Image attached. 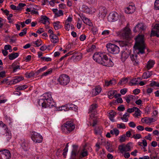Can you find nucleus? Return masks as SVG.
Masks as SVG:
<instances>
[{"instance_id":"25","label":"nucleus","mask_w":159,"mask_h":159,"mask_svg":"<svg viewBox=\"0 0 159 159\" xmlns=\"http://www.w3.org/2000/svg\"><path fill=\"white\" fill-rule=\"evenodd\" d=\"M155 63V61L153 60H149L147 64L146 68L148 70H149L153 67Z\"/></svg>"},{"instance_id":"55","label":"nucleus","mask_w":159,"mask_h":159,"mask_svg":"<svg viewBox=\"0 0 159 159\" xmlns=\"http://www.w3.org/2000/svg\"><path fill=\"white\" fill-rule=\"evenodd\" d=\"M126 115H123V117H121V119L123 120L125 122H127L128 120V118L127 117Z\"/></svg>"},{"instance_id":"21","label":"nucleus","mask_w":159,"mask_h":159,"mask_svg":"<svg viewBox=\"0 0 159 159\" xmlns=\"http://www.w3.org/2000/svg\"><path fill=\"white\" fill-rule=\"evenodd\" d=\"M81 18L82 19L83 22L86 25L90 26H91L93 25V24L88 18L83 16H81Z\"/></svg>"},{"instance_id":"56","label":"nucleus","mask_w":159,"mask_h":159,"mask_svg":"<svg viewBox=\"0 0 159 159\" xmlns=\"http://www.w3.org/2000/svg\"><path fill=\"white\" fill-rule=\"evenodd\" d=\"M70 25L69 23H65V28L66 30L69 31L70 29Z\"/></svg>"},{"instance_id":"62","label":"nucleus","mask_w":159,"mask_h":159,"mask_svg":"<svg viewBox=\"0 0 159 159\" xmlns=\"http://www.w3.org/2000/svg\"><path fill=\"white\" fill-rule=\"evenodd\" d=\"M129 125L130 127L134 128L136 126V125L134 122H130L129 123Z\"/></svg>"},{"instance_id":"13","label":"nucleus","mask_w":159,"mask_h":159,"mask_svg":"<svg viewBox=\"0 0 159 159\" xmlns=\"http://www.w3.org/2000/svg\"><path fill=\"white\" fill-rule=\"evenodd\" d=\"M146 29L145 25L142 23H138L134 28L133 31L135 33L137 32H142Z\"/></svg>"},{"instance_id":"7","label":"nucleus","mask_w":159,"mask_h":159,"mask_svg":"<svg viewBox=\"0 0 159 159\" xmlns=\"http://www.w3.org/2000/svg\"><path fill=\"white\" fill-rule=\"evenodd\" d=\"M58 81L60 84L63 86L66 85L69 83L70 78L68 75L63 74L60 75Z\"/></svg>"},{"instance_id":"42","label":"nucleus","mask_w":159,"mask_h":159,"mask_svg":"<svg viewBox=\"0 0 159 159\" xmlns=\"http://www.w3.org/2000/svg\"><path fill=\"white\" fill-rule=\"evenodd\" d=\"M159 0H156L154 3V8L155 10L159 9Z\"/></svg>"},{"instance_id":"32","label":"nucleus","mask_w":159,"mask_h":159,"mask_svg":"<svg viewBox=\"0 0 159 159\" xmlns=\"http://www.w3.org/2000/svg\"><path fill=\"white\" fill-rule=\"evenodd\" d=\"M109 118L110 120L112 122H114L115 120L113 118L116 115V113L113 111L112 110L109 113Z\"/></svg>"},{"instance_id":"51","label":"nucleus","mask_w":159,"mask_h":159,"mask_svg":"<svg viewBox=\"0 0 159 159\" xmlns=\"http://www.w3.org/2000/svg\"><path fill=\"white\" fill-rule=\"evenodd\" d=\"M41 59L43 61H52V59L49 57H41Z\"/></svg>"},{"instance_id":"36","label":"nucleus","mask_w":159,"mask_h":159,"mask_svg":"<svg viewBox=\"0 0 159 159\" xmlns=\"http://www.w3.org/2000/svg\"><path fill=\"white\" fill-rule=\"evenodd\" d=\"M6 133H5V139L6 142H8L11 138V134L6 130Z\"/></svg>"},{"instance_id":"44","label":"nucleus","mask_w":159,"mask_h":159,"mask_svg":"<svg viewBox=\"0 0 159 159\" xmlns=\"http://www.w3.org/2000/svg\"><path fill=\"white\" fill-rule=\"evenodd\" d=\"M47 69V66H44L42 68L40 69L39 70H38L36 73L37 74V75H38L39 73Z\"/></svg>"},{"instance_id":"18","label":"nucleus","mask_w":159,"mask_h":159,"mask_svg":"<svg viewBox=\"0 0 159 159\" xmlns=\"http://www.w3.org/2000/svg\"><path fill=\"white\" fill-rule=\"evenodd\" d=\"M137 56L136 55H135L132 54L130 55V58L131 61L133 62L134 65L137 66L139 65V61L137 58Z\"/></svg>"},{"instance_id":"29","label":"nucleus","mask_w":159,"mask_h":159,"mask_svg":"<svg viewBox=\"0 0 159 159\" xmlns=\"http://www.w3.org/2000/svg\"><path fill=\"white\" fill-rule=\"evenodd\" d=\"M19 54L18 53H15V52H13L12 53L10 54L9 56V58L10 60H13L19 56Z\"/></svg>"},{"instance_id":"30","label":"nucleus","mask_w":159,"mask_h":159,"mask_svg":"<svg viewBox=\"0 0 159 159\" xmlns=\"http://www.w3.org/2000/svg\"><path fill=\"white\" fill-rule=\"evenodd\" d=\"M152 73L151 72L147 71L144 72L142 78L143 79H146L149 78L152 75Z\"/></svg>"},{"instance_id":"2","label":"nucleus","mask_w":159,"mask_h":159,"mask_svg":"<svg viewBox=\"0 0 159 159\" xmlns=\"http://www.w3.org/2000/svg\"><path fill=\"white\" fill-rule=\"evenodd\" d=\"M144 35H139L135 39V43L134 47L138 50L137 53L142 54L145 53L146 46L144 40Z\"/></svg>"},{"instance_id":"26","label":"nucleus","mask_w":159,"mask_h":159,"mask_svg":"<svg viewBox=\"0 0 159 159\" xmlns=\"http://www.w3.org/2000/svg\"><path fill=\"white\" fill-rule=\"evenodd\" d=\"M101 91V89L100 86H96L94 90H93L92 92V94L94 96H96Z\"/></svg>"},{"instance_id":"33","label":"nucleus","mask_w":159,"mask_h":159,"mask_svg":"<svg viewBox=\"0 0 159 159\" xmlns=\"http://www.w3.org/2000/svg\"><path fill=\"white\" fill-rule=\"evenodd\" d=\"M106 145V148L109 152H111L113 151V150L112 148L111 144L109 142H107Z\"/></svg>"},{"instance_id":"48","label":"nucleus","mask_w":159,"mask_h":159,"mask_svg":"<svg viewBox=\"0 0 159 159\" xmlns=\"http://www.w3.org/2000/svg\"><path fill=\"white\" fill-rule=\"evenodd\" d=\"M150 86L151 87H152L153 86H155L156 87H159V83L155 81L152 82L150 84Z\"/></svg>"},{"instance_id":"34","label":"nucleus","mask_w":159,"mask_h":159,"mask_svg":"<svg viewBox=\"0 0 159 159\" xmlns=\"http://www.w3.org/2000/svg\"><path fill=\"white\" fill-rule=\"evenodd\" d=\"M128 82V79L127 78H122L118 83L119 85H123L125 84Z\"/></svg>"},{"instance_id":"1","label":"nucleus","mask_w":159,"mask_h":159,"mask_svg":"<svg viewBox=\"0 0 159 159\" xmlns=\"http://www.w3.org/2000/svg\"><path fill=\"white\" fill-rule=\"evenodd\" d=\"M93 60L99 64L107 67H112L114 64L110 59H108L106 54L101 52L95 53L93 57Z\"/></svg>"},{"instance_id":"53","label":"nucleus","mask_w":159,"mask_h":159,"mask_svg":"<svg viewBox=\"0 0 159 159\" xmlns=\"http://www.w3.org/2000/svg\"><path fill=\"white\" fill-rule=\"evenodd\" d=\"M117 127L119 128L125 129V124L123 123H121L120 124H118L117 125Z\"/></svg>"},{"instance_id":"5","label":"nucleus","mask_w":159,"mask_h":159,"mask_svg":"<svg viewBox=\"0 0 159 159\" xmlns=\"http://www.w3.org/2000/svg\"><path fill=\"white\" fill-rule=\"evenodd\" d=\"M129 25V24H128L127 26L125 27L123 30L116 32V33L117 36L126 39H129L131 30L127 27Z\"/></svg>"},{"instance_id":"35","label":"nucleus","mask_w":159,"mask_h":159,"mask_svg":"<svg viewBox=\"0 0 159 159\" xmlns=\"http://www.w3.org/2000/svg\"><path fill=\"white\" fill-rule=\"evenodd\" d=\"M79 153V151L75 149H73L71 152V159H76V156Z\"/></svg>"},{"instance_id":"17","label":"nucleus","mask_w":159,"mask_h":159,"mask_svg":"<svg viewBox=\"0 0 159 159\" xmlns=\"http://www.w3.org/2000/svg\"><path fill=\"white\" fill-rule=\"evenodd\" d=\"M135 10V7L134 5H129L125 9V12L128 14L133 13Z\"/></svg>"},{"instance_id":"57","label":"nucleus","mask_w":159,"mask_h":159,"mask_svg":"<svg viewBox=\"0 0 159 159\" xmlns=\"http://www.w3.org/2000/svg\"><path fill=\"white\" fill-rule=\"evenodd\" d=\"M110 32V31L108 30H105L102 32V34L105 36L109 34Z\"/></svg>"},{"instance_id":"19","label":"nucleus","mask_w":159,"mask_h":159,"mask_svg":"<svg viewBox=\"0 0 159 159\" xmlns=\"http://www.w3.org/2000/svg\"><path fill=\"white\" fill-rule=\"evenodd\" d=\"M24 78L22 76H16L14 79L10 81V83L12 84H15L23 80Z\"/></svg>"},{"instance_id":"59","label":"nucleus","mask_w":159,"mask_h":159,"mask_svg":"<svg viewBox=\"0 0 159 159\" xmlns=\"http://www.w3.org/2000/svg\"><path fill=\"white\" fill-rule=\"evenodd\" d=\"M120 46L122 47L126 46L127 45V44L124 42V41H120L119 42Z\"/></svg>"},{"instance_id":"27","label":"nucleus","mask_w":159,"mask_h":159,"mask_svg":"<svg viewBox=\"0 0 159 159\" xmlns=\"http://www.w3.org/2000/svg\"><path fill=\"white\" fill-rule=\"evenodd\" d=\"M129 56V53L125 51L122 52L121 53V59L123 61H125Z\"/></svg>"},{"instance_id":"23","label":"nucleus","mask_w":159,"mask_h":159,"mask_svg":"<svg viewBox=\"0 0 159 159\" xmlns=\"http://www.w3.org/2000/svg\"><path fill=\"white\" fill-rule=\"evenodd\" d=\"M19 143L23 148H25L27 146V144L26 143V140L23 138L19 139Z\"/></svg>"},{"instance_id":"31","label":"nucleus","mask_w":159,"mask_h":159,"mask_svg":"<svg viewBox=\"0 0 159 159\" xmlns=\"http://www.w3.org/2000/svg\"><path fill=\"white\" fill-rule=\"evenodd\" d=\"M140 78H134L133 79L131 80V82H129V85L131 86H133L134 85H135L136 84H139V82L138 81V79H140Z\"/></svg>"},{"instance_id":"58","label":"nucleus","mask_w":159,"mask_h":159,"mask_svg":"<svg viewBox=\"0 0 159 159\" xmlns=\"http://www.w3.org/2000/svg\"><path fill=\"white\" fill-rule=\"evenodd\" d=\"M117 109L119 111H123L125 109V108L123 105H121L118 107Z\"/></svg>"},{"instance_id":"14","label":"nucleus","mask_w":159,"mask_h":159,"mask_svg":"<svg viewBox=\"0 0 159 159\" xmlns=\"http://www.w3.org/2000/svg\"><path fill=\"white\" fill-rule=\"evenodd\" d=\"M97 107L98 106L96 104H92L90 106L88 113H91V115H90L91 117H94L96 114V110Z\"/></svg>"},{"instance_id":"43","label":"nucleus","mask_w":159,"mask_h":159,"mask_svg":"<svg viewBox=\"0 0 159 159\" xmlns=\"http://www.w3.org/2000/svg\"><path fill=\"white\" fill-rule=\"evenodd\" d=\"M114 93V91H111L108 92V98L110 99L112 98L115 95Z\"/></svg>"},{"instance_id":"39","label":"nucleus","mask_w":159,"mask_h":159,"mask_svg":"<svg viewBox=\"0 0 159 159\" xmlns=\"http://www.w3.org/2000/svg\"><path fill=\"white\" fill-rule=\"evenodd\" d=\"M110 133L112 134H115L117 136L119 134V131L117 129L115 128L110 131Z\"/></svg>"},{"instance_id":"64","label":"nucleus","mask_w":159,"mask_h":159,"mask_svg":"<svg viewBox=\"0 0 159 159\" xmlns=\"http://www.w3.org/2000/svg\"><path fill=\"white\" fill-rule=\"evenodd\" d=\"M20 66L19 65L13 67V72H15L17 71V69H20Z\"/></svg>"},{"instance_id":"10","label":"nucleus","mask_w":159,"mask_h":159,"mask_svg":"<svg viewBox=\"0 0 159 159\" xmlns=\"http://www.w3.org/2000/svg\"><path fill=\"white\" fill-rule=\"evenodd\" d=\"M130 143H129L126 145L122 144L120 145L118 147V149L121 153L131 151V148Z\"/></svg>"},{"instance_id":"22","label":"nucleus","mask_w":159,"mask_h":159,"mask_svg":"<svg viewBox=\"0 0 159 159\" xmlns=\"http://www.w3.org/2000/svg\"><path fill=\"white\" fill-rule=\"evenodd\" d=\"M116 83V80L114 79H113L109 81L107 80H105V85L106 86H109L110 85H115Z\"/></svg>"},{"instance_id":"52","label":"nucleus","mask_w":159,"mask_h":159,"mask_svg":"<svg viewBox=\"0 0 159 159\" xmlns=\"http://www.w3.org/2000/svg\"><path fill=\"white\" fill-rule=\"evenodd\" d=\"M40 40H38L35 42H33V43L36 45V47H39L41 45Z\"/></svg>"},{"instance_id":"60","label":"nucleus","mask_w":159,"mask_h":159,"mask_svg":"<svg viewBox=\"0 0 159 159\" xmlns=\"http://www.w3.org/2000/svg\"><path fill=\"white\" fill-rule=\"evenodd\" d=\"M56 0H51L49 2V4L51 6H53L54 3H59V2H56Z\"/></svg>"},{"instance_id":"41","label":"nucleus","mask_w":159,"mask_h":159,"mask_svg":"<svg viewBox=\"0 0 159 159\" xmlns=\"http://www.w3.org/2000/svg\"><path fill=\"white\" fill-rule=\"evenodd\" d=\"M28 87V86L27 85H24L17 87L16 89L19 90H23L27 88Z\"/></svg>"},{"instance_id":"38","label":"nucleus","mask_w":159,"mask_h":159,"mask_svg":"<svg viewBox=\"0 0 159 159\" xmlns=\"http://www.w3.org/2000/svg\"><path fill=\"white\" fill-rule=\"evenodd\" d=\"M53 69L50 68L48 69L46 72L43 73L41 75V77L43 76H46L47 75L50 74L52 72Z\"/></svg>"},{"instance_id":"3","label":"nucleus","mask_w":159,"mask_h":159,"mask_svg":"<svg viewBox=\"0 0 159 159\" xmlns=\"http://www.w3.org/2000/svg\"><path fill=\"white\" fill-rule=\"evenodd\" d=\"M38 104L42 107L51 108L53 106V102L51 94L47 93L43 94V98L39 100Z\"/></svg>"},{"instance_id":"11","label":"nucleus","mask_w":159,"mask_h":159,"mask_svg":"<svg viewBox=\"0 0 159 159\" xmlns=\"http://www.w3.org/2000/svg\"><path fill=\"white\" fill-rule=\"evenodd\" d=\"M98 16L100 19H102L107 14V9L105 7H100L98 11Z\"/></svg>"},{"instance_id":"63","label":"nucleus","mask_w":159,"mask_h":159,"mask_svg":"<svg viewBox=\"0 0 159 159\" xmlns=\"http://www.w3.org/2000/svg\"><path fill=\"white\" fill-rule=\"evenodd\" d=\"M127 92V89H121L120 91V93L124 95Z\"/></svg>"},{"instance_id":"8","label":"nucleus","mask_w":159,"mask_h":159,"mask_svg":"<svg viewBox=\"0 0 159 159\" xmlns=\"http://www.w3.org/2000/svg\"><path fill=\"white\" fill-rule=\"evenodd\" d=\"M31 138L32 140L35 143H41L43 141V137L40 134L35 131L31 133Z\"/></svg>"},{"instance_id":"9","label":"nucleus","mask_w":159,"mask_h":159,"mask_svg":"<svg viewBox=\"0 0 159 159\" xmlns=\"http://www.w3.org/2000/svg\"><path fill=\"white\" fill-rule=\"evenodd\" d=\"M119 15L116 12H112L110 13L107 17V19L109 22L115 21L119 18Z\"/></svg>"},{"instance_id":"6","label":"nucleus","mask_w":159,"mask_h":159,"mask_svg":"<svg viewBox=\"0 0 159 159\" xmlns=\"http://www.w3.org/2000/svg\"><path fill=\"white\" fill-rule=\"evenodd\" d=\"M106 47L108 51L113 54H117L120 52L119 48L114 44L108 43L107 44Z\"/></svg>"},{"instance_id":"28","label":"nucleus","mask_w":159,"mask_h":159,"mask_svg":"<svg viewBox=\"0 0 159 159\" xmlns=\"http://www.w3.org/2000/svg\"><path fill=\"white\" fill-rule=\"evenodd\" d=\"M53 36L50 34L49 37L51 39V41L54 43H56L58 41V38L57 35L53 34Z\"/></svg>"},{"instance_id":"45","label":"nucleus","mask_w":159,"mask_h":159,"mask_svg":"<svg viewBox=\"0 0 159 159\" xmlns=\"http://www.w3.org/2000/svg\"><path fill=\"white\" fill-rule=\"evenodd\" d=\"M34 75V73L33 72H31L30 73H27L25 74V75L27 78H30L33 77Z\"/></svg>"},{"instance_id":"49","label":"nucleus","mask_w":159,"mask_h":159,"mask_svg":"<svg viewBox=\"0 0 159 159\" xmlns=\"http://www.w3.org/2000/svg\"><path fill=\"white\" fill-rule=\"evenodd\" d=\"M126 136L125 134H123L122 136L120 137V142H123L125 141V138Z\"/></svg>"},{"instance_id":"47","label":"nucleus","mask_w":159,"mask_h":159,"mask_svg":"<svg viewBox=\"0 0 159 159\" xmlns=\"http://www.w3.org/2000/svg\"><path fill=\"white\" fill-rule=\"evenodd\" d=\"M59 110L61 111L64 110L65 111H68V108L67 107V104H66L65 105L62 106H61L60 107H59Z\"/></svg>"},{"instance_id":"24","label":"nucleus","mask_w":159,"mask_h":159,"mask_svg":"<svg viewBox=\"0 0 159 159\" xmlns=\"http://www.w3.org/2000/svg\"><path fill=\"white\" fill-rule=\"evenodd\" d=\"M49 18L47 16H42L40 21L44 24H47V23L49 24Z\"/></svg>"},{"instance_id":"4","label":"nucleus","mask_w":159,"mask_h":159,"mask_svg":"<svg viewBox=\"0 0 159 159\" xmlns=\"http://www.w3.org/2000/svg\"><path fill=\"white\" fill-rule=\"evenodd\" d=\"M75 125L71 121H66L62 126V130L66 134H68L74 129Z\"/></svg>"},{"instance_id":"16","label":"nucleus","mask_w":159,"mask_h":159,"mask_svg":"<svg viewBox=\"0 0 159 159\" xmlns=\"http://www.w3.org/2000/svg\"><path fill=\"white\" fill-rule=\"evenodd\" d=\"M79 157L80 158L87 156L88 155V151L85 149L84 146L81 148H80L79 151Z\"/></svg>"},{"instance_id":"54","label":"nucleus","mask_w":159,"mask_h":159,"mask_svg":"<svg viewBox=\"0 0 159 159\" xmlns=\"http://www.w3.org/2000/svg\"><path fill=\"white\" fill-rule=\"evenodd\" d=\"M4 49L5 50H11V51H12V49H11V45H6L4 47Z\"/></svg>"},{"instance_id":"50","label":"nucleus","mask_w":159,"mask_h":159,"mask_svg":"<svg viewBox=\"0 0 159 159\" xmlns=\"http://www.w3.org/2000/svg\"><path fill=\"white\" fill-rule=\"evenodd\" d=\"M55 16L57 17H59L61 16H62L63 14V11L61 10H60L58 12L55 13Z\"/></svg>"},{"instance_id":"37","label":"nucleus","mask_w":159,"mask_h":159,"mask_svg":"<svg viewBox=\"0 0 159 159\" xmlns=\"http://www.w3.org/2000/svg\"><path fill=\"white\" fill-rule=\"evenodd\" d=\"M60 22L59 21L54 22L53 23L54 28L55 30H58L62 27V26L59 25Z\"/></svg>"},{"instance_id":"40","label":"nucleus","mask_w":159,"mask_h":159,"mask_svg":"<svg viewBox=\"0 0 159 159\" xmlns=\"http://www.w3.org/2000/svg\"><path fill=\"white\" fill-rule=\"evenodd\" d=\"M94 130L96 134H100L102 132V129L100 127H98L95 128Z\"/></svg>"},{"instance_id":"15","label":"nucleus","mask_w":159,"mask_h":159,"mask_svg":"<svg viewBox=\"0 0 159 159\" xmlns=\"http://www.w3.org/2000/svg\"><path fill=\"white\" fill-rule=\"evenodd\" d=\"M154 36L159 38V24L156 25L154 29L151 31V36Z\"/></svg>"},{"instance_id":"61","label":"nucleus","mask_w":159,"mask_h":159,"mask_svg":"<svg viewBox=\"0 0 159 159\" xmlns=\"http://www.w3.org/2000/svg\"><path fill=\"white\" fill-rule=\"evenodd\" d=\"M86 36L84 34L81 35L80 37V39L81 41H84L86 39Z\"/></svg>"},{"instance_id":"20","label":"nucleus","mask_w":159,"mask_h":159,"mask_svg":"<svg viewBox=\"0 0 159 159\" xmlns=\"http://www.w3.org/2000/svg\"><path fill=\"white\" fill-rule=\"evenodd\" d=\"M67 107L68 108V111L72 110L76 111L78 110V107L77 106L72 103L67 104Z\"/></svg>"},{"instance_id":"46","label":"nucleus","mask_w":159,"mask_h":159,"mask_svg":"<svg viewBox=\"0 0 159 159\" xmlns=\"http://www.w3.org/2000/svg\"><path fill=\"white\" fill-rule=\"evenodd\" d=\"M27 28H25L19 34V35L20 36H23L25 35L27 33Z\"/></svg>"},{"instance_id":"12","label":"nucleus","mask_w":159,"mask_h":159,"mask_svg":"<svg viewBox=\"0 0 159 159\" xmlns=\"http://www.w3.org/2000/svg\"><path fill=\"white\" fill-rule=\"evenodd\" d=\"M11 154L9 151L5 149L0 151V159H10Z\"/></svg>"}]
</instances>
